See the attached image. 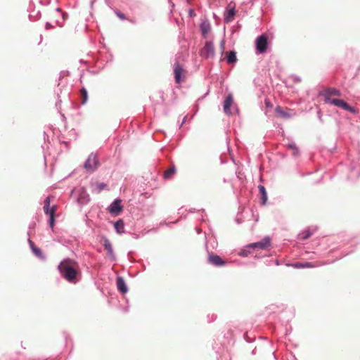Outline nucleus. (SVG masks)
<instances>
[{"instance_id": "nucleus-1", "label": "nucleus", "mask_w": 360, "mask_h": 360, "mask_svg": "<svg viewBox=\"0 0 360 360\" xmlns=\"http://www.w3.org/2000/svg\"><path fill=\"white\" fill-rule=\"evenodd\" d=\"M62 277L70 283H76L79 274L78 264L70 259L63 260L58 265Z\"/></svg>"}, {"instance_id": "nucleus-2", "label": "nucleus", "mask_w": 360, "mask_h": 360, "mask_svg": "<svg viewBox=\"0 0 360 360\" xmlns=\"http://www.w3.org/2000/svg\"><path fill=\"white\" fill-rule=\"evenodd\" d=\"M186 70L179 63H174V75L176 83L179 84L184 81L186 77Z\"/></svg>"}, {"instance_id": "nucleus-3", "label": "nucleus", "mask_w": 360, "mask_h": 360, "mask_svg": "<svg viewBox=\"0 0 360 360\" xmlns=\"http://www.w3.org/2000/svg\"><path fill=\"white\" fill-rule=\"evenodd\" d=\"M268 46V38L266 35L259 36L256 39V49L259 53L266 52Z\"/></svg>"}, {"instance_id": "nucleus-4", "label": "nucleus", "mask_w": 360, "mask_h": 360, "mask_svg": "<svg viewBox=\"0 0 360 360\" xmlns=\"http://www.w3.org/2000/svg\"><path fill=\"white\" fill-rule=\"evenodd\" d=\"M321 95L324 97V101L329 103L331 101L335 99L332 98L333 96H340L341 93L338 89L335 88H328L323 91Z\"/></svg>"}, {"instance_id": "nucleus-5", "label": "nucleus", "mask_w": 360, "mask_h": 360, "mask_svg": "<svg viewBox=\"0 0 360 360\" xmlns=\"http://www.w3.org/2000/svg\"><path fill=\"white\" fill-rule=\"evenodd\" d=\"M214 55V47L213 43L207 41L200 51V56L205 58H212Z\"/></svg>"}, {"instance_id": "nucleus-6", "label": "nucleus", "mask_w": 360, "mask_h": 360, "mask_svg": "<svg viewBox=\"0 0 360 360\" xmlns=\"http://www.w3.org/2000/svg\"><path fill=\"white\" fill-rule=\"evenodd\" d=\"M270 245H271V240H270L269 237H265L259 242L249 244L247 246V248L266 250Z\"/></svg>"}, {"instance_id": "nucleus-7", "label": "nucleus", "mask_w": 360, "mask_h": 360, "mask_svg": "<svg viewBox=\"0 0 360 360\" xmlns=\"http://www.w3.org/2000/svg\"><path fill=\"white\" fill-rule=\"evenodd\" d=\"M209 264L215 266H222L226 264V262L221 258L219 255L214 253H210L207 257Z\"/></svg>"}, {"instance_id": "nucleus-8", "label": "nucleus", "mask_w": 360, "mask_h": 360, "mask_svg": "<svg viewBox=\"0 0 360 360\" xmlns=\"http://www.w3.org/2000/svg\"><path fill=\"white\" fill-rule=\"evenodd\" d=\"M98 167V160L95 155L91 154L86 162L84 163V168L90 172H93Z\"/></svg>"}, {"instance_id": "nucleus-9", "label": "nucleus", "mask_w": 360, "mask_h": 360, "mask_svg": "<svg viewBox=\"0 0 360 360\" xmlns=\"http://www.w3.org/2000/svg\"><path fill=\"white\" fill-rule=\"evenodd\" d=\"M330 104H333L337 107H339L340 108H342L345 110L349 111L352 113H356V110L354 108H352L349 106L346 102H345L343 100L335 98L331 102L329 103Z\"/></svg>"}, {"instance_id": "nucleus-10", "label": "nucleus", "mask_w": 360, "mask_h": 360, "mask_svg": "<svg viewBox=\"0 0 360 360\" xmlns=\"http://www.w3.org/2000/svg\"><path fill=\"white\" fill-rule=\"evenodd\" d=\"M291 110H290L289 108H282L279 105H278L276 108H275V112L276 114V116L281 117V118H283V119H288V118H290L292 116V113H291Z\"/></svg>"}, {"instance_id": "nucleus-11", "label": "nucleus", "mask_w": 360, "mask_h": 360, "mask_svg": "<svg viewBox=\"0 0 360 360\" xmlns=\"http://www.w3.org/2000/svg\"><path fill=\"white\" fill-rule=\"evenodd\" d=\"M327 264H328L327 262H321V261L316 262H304V263H297V264H295V266L301 267V268H314V267H318V266H323V265H326Z\"/></svg>"}, {"instance_id": "nucleus-12", "label": "nucleus", "mask_w": 360, "mask_h": 360, "mask_svg": "<svg viewBox=\"0 0 360 360\" xmlns=\"http://www.w3.org/2000/svg\"><path fill=\"white\" fill-rule=\"evenodd\" d=\"M122 210L120 200H115L109 207L108 210L111 214H118Z\"/></svg>"}, {"instance_id": "nucleus-13", "label": "nucleus", "mask_w": 360, "mask_h": 360, "mask_svg": "<svg viewBox=\"0 0 360 360\" xmlns=\"http://www.w3.org/2000/svg\"><path fill=\"white\" fill-rule=\"evenodd\" d=\"M233 103V98L231 94H229L226 96L224 102V111L226 115L231 114V106Z\"/></svg>"}, {"instance_id": "nucleus-14", "label": "nucleus", "mask_w": 360, "mask_h": 360, "mask_svg": "<svg viewBox=\"0 0 360 360\" xmlns=\"http://www.w3.org/2000/svg\"><path fill=\"white\" fill-rule=\"evenodd\" d=\"M103 245L105 250L107 251L108 256L114 259L113 249L110 240L106 238H103Z\"/></svg>"}, {"instance_id": "nucleus-15", "label": "nucleus", "mask_w": 360, "mask_h": 360, "mask_svg": "<svg viewBox=\"0 0 360 360\" xmlns=\"http://www.w3.org/2000/svg\"><path fill=\"white\" fill-rule=\"evenodd\" d=\"M117 289L122 293L124 294L127 292L128 289L127 288L126 283L123 278L117 277Z\"/></svg>"}, {"instance_id": "nucleus-16", "label": "nucleus", "mask_w": 360, "mask_h": 360, "mask_svg": "<svg viewBox=\"0 0 360 360\" xmlns=\"http://www.w3.org/2000/svg\"><path fill=\"white\" fill-rule=\"evenodd\" d=\"M236 15V11L234 7L228 10L224 14V20L226 22H229L233 20L234 15Z\"/></svg>"}, {"instance_id": "nucleus-17", "label": "nucleus", "mask_w": 360, "mask_h": 360, "mask_svg": "<svg viewBox=\"0 0 360 360\" xmlns=\"http://www.w3.org/2000/svg\"><path fill=\"white\" fill-rule=\"evenodd\" d=\"M259 193L261 195L262 204L265 205L267 201V193L264 186L259 185L258 186Z\"/></svg>"}, {"instance_id": "nucleus-18", "label": "nucleus", "mask_w": 360, "mask_h": 360, "mask_svg": "<svg viewBox=\"0 0 360 360\" xmlns=\"http://www.w3.org/2000/svg\"><path fill=\"white\" fill-rule=\"evenodd\" d=\"M237 60L236 53L234 51H231L227 53L226 61L229 64L236 63Z\"/></svg>"}, {"instance_id": "nucleus-19", "label": "nucleus", "mask_w": 360, "mask_h": 360, "mask_svg": "<svg viewBox=\"0 0 360 360\" xmlns=\"http://www.w3.org/2000/svg\"><path fill=\"white\" fill-rule=\"evenodd\" d=\"M56 211V206H53L51 209L50 214V219H49V226L53 229L55 224V213Z\"/></svg>"}, {"instance_id": "nucleus-20", "label": "nucleus", "mask_w": 360, "mask_h": 360, "mask_svg": "<svg viewBox=\"0 0 360 360\" xmlns=\"http://www.w3.org/2000/svg\"><path fill=\"white\" fill-rule=\"evenodd\" d=\"M315 231H316V229H313L312 231H310V230L303 231L302 232H301L299 234V238L301 240H306V239L309 238L315 232Z\"/></svg>"}, {"instance_id": "nucleus-21", "label": "nucleus", "mask_w": 360, "mask_h": 360, "mask_svg": "<svg viewBox=\"0 0 360 360\" xmlns=\"http://www.w3.org/2000/svg\"><path fill=\"white\" fill-rule=\"evenodd\" d=\"M114 226L118 233H122L124 232V224L122 220L120 219L116 221Z\"/></svg>"}, {"instance_id": "nucleus-22", "label": "nucleus", "mask_w": 360, "mask_h": 360, "mask_svg": "<svg viewBox=\"0 0 360 360\" xmlns=\"http://www.w3.org/2000/svg\"><path fill=\"white\" fill-rule=\"evenodd\" d=\"M176 172L175 167L173 165L168 169H167L164 173L165 179H170Z\"/></svg>"}, {"instance_id": "nucleus-23", "label": "nucleus", "mask_w": 360, "mask_h": 360, "mask_svg": "<svg viewBox=\"0 0 360 360\" xmlns=\"http://www.w3.org/2000/svg\"><path fill=\"white\" fill-rule=\"evenodd\" d=\"M50 197H47L44 200V211L46 214H50L51 209L50 208Z\"/></svg>"}, {"instance_id": "nucleus-24", "label": "nucleus", "mask_w": 360, "mask_h": 360, "mask_svg": "<svg viewBox=\"0 0 360 360\" xmlns=\"http://www.w3.org/2000/svg\"><path fill=\"white\" fill-rule=\"evenodd\" d=\"M80 96H81V99H82V101H81L82 104L86 103V102L87 101L88 96H87V91L84 88H82L81 89Z\"/></svg>"}, {"instance_id": "nucleus-25", "label": "nucleus", "mask_w": 360, "mask_h": 360, "mask_svg": "<svg viewBox=\"0 0 360 360\" xmlns=\"http://www.w3.org/2000/svg\"><path fill=\"white\" fill-rule=\"evenodd\" d=\"M288 148L290 149L292 151L294 155L298 154V148H297L295 143H289L288 145Z\"/></svg>"}, {"instance_id": "nucleus-26", "label": "nucleus", "mask_w": 360, "mask_h": 360, "mask_svg": "<svg viewBox=\"0 0 360 360\" xmlns=\"http://www.w3.org/2000/svg\"><path fill=\"white\" fill-rule=\"evenodd\" d=\"M264 103L266 108V110L265 111V113L267 114L269 112V108H273V104L271 103V101L269 99H265Z\"/></svg>"}, {"instance_id": "nucleus-27", "label": "nucleus", "mask_w": 360, "mask_h": 360, "mask_svg": "<svg viewBox=\"0 0 360 360\" xmlns=\"http://www.w3.org/2000/svg\"><path fill=\"white\" fill-rule=\"evenodd\" d=\"M96 186H97V188H98V191L100 192L102 190H103L104 188H105L106 184H104V183H97L96 184Z\"/></svg>"}, {"instance_id": "nucleus-28", "label": "nucleus", "mask_w": 360, "mask_h": 360, "mask_svg": "<svg viewBox=\"0 0 360 360\" xmlns=\"http://www.w3.org/2000/svg\"><path fill=\"white\" fill-rule=\"evenodd\" d=\"M32 250L38 257H41L42 255L41 250L37 247L34 248Z\"/></svg>"}, {"instance_id": "nucleus-29", "label": "nucleus", "mask_w": 360, "mask_h": 360, "mask_svg": "<svg viewBox=\"0 0 360 360\" xmlns=\"http://www.w3.org/2000/svg\"><path fill=\"white\" fill-rule=\"evenodd\" d=\"M116 14H117V17H118L120 19H121V20H125V19H126V18H125L124 15L123 13H122L121 12H120V11H117V12H116Z\"/></svg>"}, {"instance_id": "nucleus-30", "label": "nucleus", "mask_w": 360, "mask_h": 360, "mask_svg": "<svg viewBox=\"0 0 360 360\" xmlns=\"http://www.w3.org/2000/svg\"><path fill=\"white\" fill-rule=\"evenodd\" d=\"M28 241L30 245L31 249L33 250V248L36 247L34 243L31 240H29Z\"/></svg>"}, {"instance_id": "nucleus-31", "label": "nucleus", "mask_w": 360, "mask_h": 360, "mask_svg": "<svg viewBox=\"0 0 360 360\" xmlns=\"http://www.w3.org/2000/svg\"><path fill=\"white\" fill-rule=\"evenodd\" d=\"M240 255H243V256H246L247 255V253H245V252L240 253Z\"/></svg>"}, {"instance_id": "nucleus-32", "label": "nucleus", "mask_w": 360, "mask_h": 360, "mask_svg": "<svg viewBox=\"0 0 360 360\" xmlns=\"http://www.w3.org/2000/svg\"><path fill=\"white\" fill-rule=\"evenodd\" d=\"M205 34H206V30H204V31H203V35H204V37H205Z\"/></svg>"}]
</instances>
